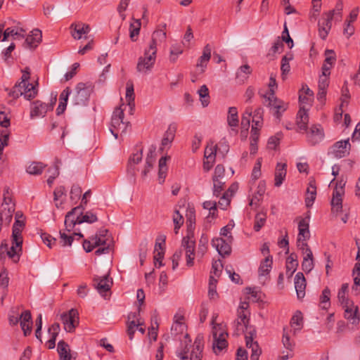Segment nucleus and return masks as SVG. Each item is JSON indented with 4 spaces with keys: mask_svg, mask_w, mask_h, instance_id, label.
<instances>
[{
    "mask_svg": "<svg viewBox=\"0 0 360 360\" xmlns=\"http://www.w3.org/2000/svg\"><path fill=\"white\" fill-rule=\"evenodd\" d=\"M42 34L41 30L34 29L31 32V34L28 35L25 39V42L30 47L37 46L41 41Z\"/></svg>",
    "mask_w": 360,
    "mask_h": 360,
    "instance_id": "35",
    "label": "nucleus"
},
{
    "mask_svg": "<svg viewBox=\"0 0 360 360\" xmlns=\"http://www.w3.org/2000/svg\"><path fill=\"white\" fill-rule=\"evenodd\" d=\"M309 219V214H307L304 218L300 219L298 223L297 243H300L301 240H308L310 238Z\"/></svg>",
    "mask_w": 360,
    "mask_h": 360,
    "instance_id": "17",
    "label": "nucleus"
},
{
    "mask_svg": "<svg viewBox=\"0 0 360 360\" xmlns=\"http://www.w3.org/2000/svg\"><path fill=\"white\" fill-rule=\"evenodd\" d=\"M212 245L222 257L228 256L231 254V247L230 244L222 238L212 239Z\"/></svg>",
    "mask_w": 360,
    "mask_h": 360,
    "instance_id": "19",
    "label": "nucleus"
},
{
    "mask_svg": "<svg viewBox=\"0 0 360 360\" xmlns=\"http://www.w3.org/2000/svg\"><path fill=\"white\" fill-rule=\"evenodd\" d=\"M314 266L313 253L309 252L307 255L303 256V262L302 263V267L304 271L309 273Z\"/></svg>",
    "mask_w": 360,
    "mask_h": 360,
    "instance_id": "40",
    "label": "nucleus"
},
{
    "mask_svg": "<svg viewBox=\"0 0 360 360\" xmlns=\"http://www.w3.org/2000/svg\"><path fill=\"white\" fill-rule=\"evenodd\" d=\"M217 148L218 145L214 144L213 141H211L210 144H209L205 150V159L215 160Z\"/></svg>",
    "mask_w": 360,
    "mask_h": 360,
    "instance_id": "49",
    "label": "nucleus"
},
{
    "mask_svg": "<svg viewBox=\"0 0 360 360\" xmlns=\"http://www.w3.org/2000/svg\"><path fill=\"white\" fill-rule=\"evenodd\" d=\"M126 100L128 102V105L130 108V110L132 111L135 106L134 86L131 83L129 84V82L127 84Z\"/></svg>",
    "mask_w": 360,
    "mask_h": 360,
    "instance_id": "46",
    "label": "nucleus"
},
{
    "mask_svg": "<svg viewBox=\"0 0 360 360\" xmlns=\"http://www.w3.org/2000/svg\"><path fill=\"white\" fill-rule=\"evenodd\" d=\"M330 74V71H328L327 68H322V74L319 76V88H321L322 90L323 89H327L329 84L328 77Z\"/></svg>",
    "mask_w": 360,
    "mask_h": 360,
    "instance_id": "50",
    "label": "nucleus"
},
{
    "mask_svg": "<svg viewBox=\"0 0 360 360\" xmlns=\"http://www.w3.org/2000/svg\"><path fill=\"white\" fill-rule=\"evenodd\" d=\"M264 193H265L264 184L260 183L258 186L257 193L256 195H255L252 197V198L251 199V200L250 202V205L252 206L254 204L256 205L258 202H259L262 200V196L264 194Z\"/></svg>",
    "mask_w": 360,
    "mask_h": 360,
    "instance_id": "54",
    "label": "nucleus"
},
{
    "mask_svg": "<svg viewBox=\"0 0 360 360\" xmlns=\"http://www.w3.org/2000/svg\"><path fill=\"white\" fill-rule=\"evenodd\" d=\"M168 158L169 157H162L159 160V179H162V181H164L167 170L166 162Z\"/></svg>",
    "mask_w": 360,
    "mask_h": 360,
    "instance_id": "56",
    "label": "nucleus"
},
{
    "mask_svg": "<svg viewBox=\"0 0 360 360\" xmlns=\"http://www.w3.org/2000/svg\"><path fill=\"white\" fill-rule=\"evenodd\" d=\"M152 39L158 43H161L166 39V32L164 30H155L152 34Z\"/></svg>",
    "mask_w": 360,
    "mask_h": 360,
    "instance_id": "62",
    "label": "nucleus"
},
{
    "mask_svg": "<svg viewBox=\"0 0 360 360\" xmlns=\"http://www.w3.org/2000/svg\"><path fill=\"white\" fill-rule=\"evenodd\" d=\"M165 255V250H160L155 251L154 250V264L156 267H160L163 266V264L162 262V259L164 257Z\"/></svg>",
    "mask_w": 360,
    "mask_h": 360,
    "instance_id": "64",
    "label": "nucleus"
},
{
    "mask_svg": "<svg viewBox=\"0 0 360 360\" xmlns=\"http://www.w3.org/2000/svg\"><path fill=\"white\" fill-rule=\"evenodd\" d=\"M15 211L14 205L8 207L1 208L0 210V223L3 225H9L12 219L13 214Z\"/></svg>",
    "mask_w": 360,
    "mask_h": 360,
    "instance_id": "29",
    "label": "nucleus"
},
{
    "mask_svg": "<svg viewBox=\"0 0 360 360\" xmlns=\"http://www.w3.org/2000/svg\"><path fill=\"white\" fill-rule=\"evenodd\" d=\"M185 343L186 345L184 348L177 352V356L181 360H202L203 338L198 335L192 345H189L186 341Z\"/></svg>",
    "mask_w": 360,
    "mask_h": 360,
    "instance_id": "3",
    "label": "nucleus"
},
{
    "mask_svg": "<svg viewBox=\"0 0 360 360\" xmlns=\"http://www.w3.org/2000/svg\"><path fill=\"white\" fill-rule=\"evenodd\" d=\"M213 195L216 197L219 196L221 191L224 189V186L225 184L224 181H222L221 179H215L213 180Z\"/></svg>",
    "mask_w": 360,
    "mask_h": 360,
    "instance_id": "61",
    "label": "nucleus"
},
{
    "mask_svg": "<svg viewBox=\"0 0 360 360\" xmlns=\"http://www.w3.org/2000/svg\"><path fill=\"white\" fill-rule=\"evenodd\" d=\"M60 320L64 325L65 330L72 333L79 323V313L77 309H71L67 313L60 315Z\"/></svg>",
    "mask_w": 360,
    "mask_h": 360,
    "instance_id": "9",
    "label": "nucleus"
},
{
    "mask_svg": "<svg viewBox=\"0 0 360 360\" xmlns=\"http://www.w3.org/2000/svg\"><path fill=\"white\" fill-rule=\"evenodd\" d=\"M273 258L271 255L266 256L265 259L262 261L259 267V276H264L267 275L272 268Z\"/></svg>",
    "mask_w": 360,
    "mask_h": 360,
    "instance_id": "34",
    "label": "nucleus"
},
{
    "mask_svg": "<svg viewBox=\"0 0 360 360\" xmlns=\"http://www.w3.org/2000/svg\"><path fill=\"white\" fill-rule=\"evenodd\" d=\"M183 319L182 316H180L179 319H176L175 322L172 324L171 328V333L173 335H178L184 332L186 328V326L181 321Z\"/></svg>",
    "mask_w": 360,
    "mask_h": 360,
    "instance_id": "51",
    "label": "nucleus"
},
{
    "mask_svg": "<svg viewBox=\"0 0 360 360\" xmlns=\"http://www.w3.org/2000/svg\"><path fill=\"white\" fill-rule=\"evenodd\" d=\"M57 351L60 360H75L76 359V356L71 354L68 345L63 340L58 342Z\"/></svg>",
    "mask_w": 360,
    "mask_h": 360,
    "instance_id": "24",
    "label": "nucleus"
},
{
    "mask_svg": "<svg viewBox=\"0 0 360 360\" xmlns=\"http://www.w3.org/2000/svg\"><path fill=\"white\" fill-rule=\"evenodd\" d=\"M316 196V187L314 181H311L307 189L305 203L307 207L312 206Z\"/></svg>",
    "mask_w": 360,
    "mask_h": 360,
    "instance_id": "31",
    "label": "nucleus"
},
{
    "mask_svg": "<svg viewBox=\"0 0 360 360\" xmlns=\"http://www.w3.org/2000/svg\"><path fill=\"white\" fill-rule=\"evenodd\" d=\"M136 317L137 315L136 313L130 314L128 316L129 320H130L131 319H133L129 322L127 326V333L130 340H132L134 338L135 328H136L141 334H144L145 333V328L142 327L143 323H141L139 321H138L137 323L134 321V319H136Z\"/></svg>",
    "mask_w": 360,
    "mask_h": 360,
    "instance_id": "23",
    "label": "nucleus"
},
{
    "mask_svg": "<svg viewBox=\"0 0 360 360\" xmlns=\"http://www.w3.org/2000/svg\"><path fill=\"white\" fill-rule=\"evenodd\" d=\"M322 19L320 20L321 23L326 26V30H330L332 25V20L334 17V11H328L323 14Z\"/></svg>",
    "mask_w": 360,
    "mask_h": 360,
    "instance_id": "58",
    "label": "nucleus"
},
{
    "mask_svg": "<svg viewBox=\"0 0 360 360\" xmlns=\"http://www.w3.org/2000/svg\"><path fill=\"white\" fill-rule=\"evenodd\" d=\"M22 238H20V243L18 244V241L12 238V245L11 248L6 243H1L0 246V257L3 258L5 255L9 258L13 259L15 262L19 260L20 255L22 252Z\"/></svg>",
    "mask_w": 360,
    "mask_h": 360,
    "instance_id": "7",
    "label": "nucleus"
},
{
    "mask_svg": "<svg viewBox=\"0 0 360 360\" xmlns=\"http://www.w3.org/2000/svg\"><path fill=\"white\" fill-rule=\"evenodd\" d=\"M198 94L200 96L202 105L207 107L210 103L209 89L207 86L205 84L202 85L198 91Z\"/></svg>",
    "mask_w": 360,
    "mask_h": 360,
    "instance_id": "44",
    "label": "nucleus"
},
{
    "mask_svg": "<svg viewBox=\"0 0 360 360\" xmlns=\"http://www.w3.org/2000/svg\"><path fill=\"white\" fill-rule=\"evenodd\" d=\"M173 222L174 224V233L177 234L179 233V229L184 224V218L177 210L174 211Z\"/></svg>",
    "mask_w": 360,
    "mask_h": 360,
    "instance_id": "53",
    "label": "nucleus"
},
{
    "mask_svg": "<svg viewBox=\"0 0 360 360\" xmlns=\"http://www.w3.org/2000/svg\"><path fill=\"white\" fill-rule=\"evenodd\" d=\"M181 246L185 249L186 253L195 252V242L190 236L183 238Z\"/></svg>",
    "mask_w": 360,
    "mask_h": 360,
    "instance_id": "43",
    "label": "nucleus"
},
{
    "mask_svg": "<svg viewBox=\"0 0 360 360\" xmlns=\"http://www.w3.org/2000/svg\"><path fill=\"white\" fill-rule=\"evenodd\" d=\"M41 240L43 242L50 248L58 246L57 240L52 237L51 235L43 233L41 235Z\"/></svg>",
    "mask_w": 360,
    "mask_h": 360,
    "instance_id": "57",
    "label": "nucleus"
},
{
    "mask_svg": "<svg viewBox=\"0 0 360 360\" xmlns=\"http://www.w3.org/2000/svg\"><path fill=\"white\" fill-rule=\"evenodd\" d=\"M123 105L124 104L116 108L112 115L110 131L115 139H117V131H116V129L121 124L124 119V109L122 108Z\"/></svg>",
    "mask_w": 360,
    "mask_h": 360,
    "instance_id": "14",
    "label": "nucleus"
},
{
    "mask_svg": "<svg viewBox=\"0 0 360 360\" xmlns=\"http://www.w3.org/2000/svg\"><path fill=\"white\" fill-rule=\"evenodd\" d=\"M52 109V105L42 103L40 101H34L31 104L30 117L33 119L39 117H44L46 112Z\"/></svg>",
    "mask_w": 360,
    "mask_h": 360,
    "instance_id": "13",
    "label": "nucleus"
},
{
    "mask_svg": "<svg viewBox=\"0 0 360 360\" xmlns=\"http://www.w3.org/2000/svg\"><path fill=\"white\" fill-rule=\"evenodd\" d=\"M92 86L89 84L79 83L72 95V102L76 106H84L87 104L92 92Z\"/></svg>",
    "mask_w": 360,
    "mask_h": 360,
    "instance_id": "4",
    "label": "nucleus"
},
{
    "mask_svg": "<svg viewBox=\"0 0 360 360\" xmlns=\"http://www.w3.org/2000/svg\"><path fill=\"white\" fill-rule=\"evenodd\" d=\"M22 32H25V30L22 29H20V31L15 30L13 28L8 27L5 30L4 32V37L2 41H6L10 37H16L17 38H23L24 34Z\"/></svg>",
    "mask_w": 360,
    "mask_h": 360,
    "instance_id": "52",
    "label": "nucleus"
},
{
    "mask_svg": "<svg viewBox=\"0 0 360 360\" xmlns=\"http://www.w3.org/2000/svg\"><path fill=\"white\" fill-rule=\"evenodd\" d=\"M262 158H258L252 172V178L254 180L258 179L261 176Z\"/></svg>",
    "mask_w": 360,
    "mask_h": 360,
    "instance_id": "63",
    "label": "nucleus"
},
{
    "mask_svg": "<svg viewBox=\"0 0 360 360\" xmlns=\"http://www.w3.org/2000/svg\"><path fill=\"white\" fill-rule=\"evenodd\" d=\"M213 343L212 347L215 354H218L226 349L228 343L226 338L228 333L223 329L221 325H217L212 328Z\"/></svg>",
    "mask_w": 360,
    "mask_h": 360,
    "instance_id": "6",
    "label": "nucleus"
},
{
    "mask_svg": "<svg viewBox=\"0 0 360 360\" xmlns=\"http://www.w3.org/2000/svg\"><path fill=\"white\" fill-rule=\"evenodd\" d=\"M156 146L151 145L148 148V153L146 158V165L144 169L142 171V176H146L149 172L150 169L153 167L154 162H155L156 155Z\"/></svg>",
    "mask_w": 360,
    "mask_h": 360,
    "instance_id": "25",
    "label": "nucleus"
},
{
    "mask_svg": "<svg viewBox=\"0 0 360 360\" xmlns=\"http://www.w3.org/2000/svg\"><path fill=\"white\" fill-rule=\"evenodd\" d=\"M45 168V165L41 162H32L27 167V172L32 175H39L41 174L43 169Z\"/></svg>",
    "mask_w": 360,
    "mask_h": 360,
    "instance_id": "48",
    "label": "nucleus"
},
{
    "mask_svg": "<svg viewBox=\"0 0 360 360\" xmlns=\"http://www.w3.org/2000/svg\"><path fill=\"white\" fill-rule=\"evenodd\" d=\"M319 305L322 309L327 310L330 307V290L326 287L320 295Z\"/></svg>",
    "mask_w": 360,
    "mask_h": 360,
    "instance_id": "37",
    "label": "nucleus"
},
{
    "mask_svg": "<svg viewBox=\"0 0 360 360\" xmlns=\"http://www.w3.org/2000/svg\"><path fill=\"white\" fill-rule=\"evenodd\" d=\"M286 176V164L278 163L275 171V186L279 187Z\"/></svg>",
    "mask_w": 360,
    "mask_h": 360,
    "instance_id": "28",
    "label": "nucleus"
},
{
    "mask_svg": "<svg viewBox=\"0 0 360 360\" xmlns=\"http://www.w3.org/2000/svg\"><path fill=\"white\" fill-rule=\"evenodd\" d=\"M70 29L71 34L75 39H80L82 37V34H88L91 30L89 25L82 22L72 23Z\"/></svg>",
    "mask_w": 360,
    "mask_h": 360,
    "instance_id": "20",
    "label": "nucleus"
},
{
    "mask_svg": "<svg viewBox=\"0 0 360 360\" xmlns=\"http://www.w3.org/2000/svg\"><path fill=\"white\" fill-rule=\"evenodd\" d=\"M342 307L345 309V318L352 324L358 325L360 321L358 307L352 302V304H347Z\"/></svg>",
    "mask_w": 360,
    "mask_h": 360,
    "instance_id": "18",
    "label": "nucleus"
},
{
    "mask_svg": "<svg viewBox=\"0 0 360 360\" xmlns=\"http://www.w3.org/2000/svg\"><path fill=\"white\" fill-rule=\"evenodd\" d=\"M84 208L82 205L77 206L67 213L65 219V226L68 231H70L76 224L84 222L92 224L98 221V217L92 211L83 214Z\"/></svg>",
    "mask_w": 360,
    "mask_h": 360,
    "instance_id": "1",
    "label": "nucleus"
},
{
    "mask_svg": "<svg viewBox=\"0 0 360 360\" xmlns=\"http://www.w3.org/2000/svg\"><path fill=\"white\" fill-rule=\"evenodd\" d=\"M108 230L101 229L98 231L95 236L91 238V240H84L83 242V248L86 252H90L96 247L105 245L109 240Z\"/></svg>",
    "mask_w": 360,
    "mask_h": 360,
    "instance_id": "5",
    "label": "nucleus"
},
{
    "mask_svg": "<svg viewBox=\"0 0 360 360\" xmlns=\"http://www.w3.org/2000/svg\"><path fill=\"white\" fill-rule=\"evenodd\" d=\"M263 113L264 110L262 108H257L254 112L252 116V127H258V129H261L263 122Z\"/></svg>",
    "mask_w": 360,
    "mask_h": 360,
    "instance_id": "47",
    "label": "nucleus"
},
{
    "mask_svg": "<svg viewBox=\"0 0 360 360\" xmlns=\"http://www.w3.org/2000/svg\"><path fill=\"white\" fill-rule=\"evenodd\" d=\"M212 49L210 44H207L204 49L202 55L200 57L197 63V67L202 68V72L205 70L207 64L211 58Z\"/></svg>",
    "mask_w": 360,
    "mask_h": 360,
    "instance_id": "33",
    "label": "nucleus"
},
{
    "mask_svg": "<svg viewBox=\"0 0 360 360\" xmlns=\"http://www.w3.org/2000/svg\"><path fill=\"white\" fill-rule=\"evenodd\" d=\"M217 283V279L213 276H210V287L208 291V296L210 299L214 300L217 297V292L214 284Z\"/></svg>",
    "mask_w": 360,
    "mask_h": 360,
    "instance_id": "60",
    "label": "nucleus"
},
{
    "mask_svg": "<svg viewBox=\"0 0 360 360\" xmlns=\"http://www.w3.org/2000/svg\"><path fill=\"white\" fill-rule=\"evenodd\" d=\"M345 193V191L342 188H338V191H333V198L331 200L332 210L335 212H340L342 208V195Z\"/></svg>",
    "mask_w": 360,
    "mask_h": 360,
    "instance_id": "26",
    "label": "nucleus"
},
{
    "mask_svg": "<svg viewBox=\"0 0 360 360\" xmlns=\"http://www.w3.org/2000/svg\"><path fill=\"white\" fill-rule=\"evenodd\" d=\"M252 115V109L251 107H248L241 117V128L245 130V133L249 129Z\"/></svg>",
    "mask_w": 360,
    "mask_h": 360,
    "instance_id": "41",
    "label": "nucleus"
},
{
    "mask_svg": "<svg viewBox=\"0 0 360 360\" xmlns=\"http://www.w3.org/2000/svg\"><path fill=\"white\" fill-rule=\"evenodd\" d=\"M307 141L312 146L320 143L323 137V129L319 124L312 125L307 134Z\"/></svg>",
    "mask_w": 360,
    "mask_h": 360,
    "instance_id": "16",
    "label": "nucleus"
},
{
    "mask_svg": "<svg viewBox=\"0 0 360 360\" xmlns=\"http://www.w3.org/2000/svg\"><path fill=\"white\" fill-rule=\"evenodd\" d=\"M140 28H141L140 20H137L136 21V25L135 24L130 25V35H129V37H130V39H131V41H136V39H137L136 37L139 34Z\"/></svg>",
    "mask_w": 360,
    "mask_h": 360,
    "instance_id": "55",
    "label": "nucleus"
},
{
    "mask_svg": "<svg viewBox=\"0 0 360 360\" xmlns=\"http://www.w3.org/2000/svg\"><path fill=\"white\" fill-rule=\"evenodd\" d=\"M20 319H21L20 326L24 335L27 336L30 335L32 328V319L30 311L29 310L24 311L20 316Z\"/></svg>",
    "mask_w": 360,
    "mask_h": 360,
    "instance_id": "21",
    "label": "nucleus"
},
{
    "mask_svg": "<svg viewBox=\"0 0 360 360\" xmlns=\"http://www.w3.org/2000/svg\"><path fill=\"white\" fill-rule=\"evenodd\" d=\"M243 333L245 334L246 346L249 348H252L250 359L258 360L261 354V350L259 348L258 344L256 342H253V340L256 337V330L255 328L250 326L248 324L245 326V330Z\"/></svg>",
    "mask_w": 360,
    "mask_h": 360,
    "instance_id": "8",
    "label": "nucleus"
},
{
    "mask_svg": "<svg viewBox=\"0 0 360 360\" xmlns=\"http://www.w3.org/2000/svg\"><path fill=\"white\" fill-rule=\"evenodd\" d=\"M228 125L231 127V130L234 131V128L238 126L239 120L238 115V110L236 107H230L227 115Z\"/></svg>",
    "mask_w": 360,
    "mask_h": 360,
    "instance_id": "32",
    "label": "nucleus"
},
{
    "mask_svg": "<svg viewBox=\"0 0 360 360\" xmlns=\"http://www.w3.org/2000/svg\"><path fill=\"white\" fill-rule=\"evenodd\" d=\"M325 60L323 64L322 68H327L328 71H330L331 68L336 61V56L333 50L326 49L325 51Z\"/></svg>",
    "mask_w": 360,
    "mask_h": 360,
    "instance_id": "38",
    "label": "nucleus"
},
{
    "mask_svg": "<svg viewBox=\"0 0 360 360\" xmlns=\"http://www.w3.org/2000/svg\"><path fill=\"white\" fill-rule=\"evenodd\" d=\"M264 105L270 108L274 116L280 119L282 113L286 110L288 103L277 98L276 96H265Z\"/></svg>",
    "mask_w": 360,
    "mask_h": 360,
    "instance_id": "10",
    "label": "nucleus"
},
{
    "mask_svg": "<svg viewBox=\"0 0 360 360\" xmlns=\"http://www.w3.org/2000/svg\"><path fill=\"white\" fill-rule=\"evenodd\" d=\"M74 236L67 235L65 232L60 231V241L59 243L61 246H70L74 240V236H78V240L84 237L83 234L81 233H75Z\"/></svg>",
    "mask_w": 360,
    "mask_h": 360,
    "instance_id": "39",
    "label": "nucleus"
},
{
    "mask_svg": "<svg viewBox=\"0 0 360 360\" xmlns=\"http://www.w3.org/2000/svg\"><path fill=\"white\" fill-rule=\"evenodd\" d=\"M349 139L338 141L330 148L328 155L335 158H344L349 154Z\"/></svg>",
    "mask_w": 360,
    "mask_h": 360,
    "instance_id": "11",
    "label": "nucleus"
},
{
    "mask_svg": "<svg viewBox=\"0 0 360 360\" xmlns=\"http://www.w3.org/2000/svg\"><path fill=\"white\" fill-rule=\"evenodd\" d=\"M252 73L251 67L248 65H243L240 66L237 72H236V78L240 81L244 82L248 77V76Z\"/></svg>",
    "mask_w": 360,
    "mask_h": 360,
    "instance_id": "42",
    "label": "nucleus"
},
{
    "mask_svg": "<svg viewBox=\"0 0 360 360\" xmlns=\"http://www.w3.org/2000/svg\"><path fill=\"white\" fill-rule=\"evenodd\" d=\"M143 158V149L136 148V151L134 152L130 156L128 161V169L131 170L134 173L135 166L141 162Z\"/></svg>",
    "mask_w": 360,
    "mask_h": 360,
    "instance_id": "30",
    "label": "nucleus"
},
{
    "mask_svg": "<svg viewBox=\"0 0 360 360\" xmlns=\"http://www.w3.org/2000/svg\"><path fill=\"white\" fill-rule=\"evenodd\" d=\"M266 221V214L264 212L257 213L255 217L253 229L258 232L264 226Z\"/></svg>",
    "mask_w": 360,
    "mask_h": 360,
    "instance_id": "45",
    "label": "nucleus"
},
{
    "mask_svg": "<svg viewBox=\"0 0 360 360\" xmlns=\"http://www.w3.org/2000/svg\"><path fill=\"white\" fill-rule=\"evenodd\" d=\"M156 60L155 56H149L148 54L141 56L138 60L136 70L138 72L147 74L150 72Z\"/></svg>",
    "mask_w": 360,
    "mask_h": 360,
    "instance_id": "15",
    "label": "nucleus"
},
{
    "mask_svg": "<svg viewBox=\"0 0 360 360\" xmlns=\"http://www.w3.org/2000/svg\"><path fill=\"white\" fill-rule=\"evenodd\" d=\"M295 288L298 299L305 296V288L307 285L305 278L302 273L298 272L294 278Z\"/></svg>",
    "mask_w": 360,
    "mask_h": 360,
    "instance_id": "22",
    "label": "nucleus"
},
{
    "mask_svg": "<svg viewBox=\"0 0 360 360\" xmlns=\"http://www.w3.org/2000/svg\"><path fill=\"white\" fill-rule=\"evenodd\" d=\"M222 264L220 259L215 260L212 262V270L210 272V276H213L214 277H219L221 272Z\"/></svg>",
    "mask_w": 360,
    "mask_h": 360,
    "instance_id": "59",
    "label": "nucleus"
},
{
    "mask_svg": "<svg viewBox=\"0 0 360 360\" xmlns=\"http://www.w3.org/2000/svg\"><path fill=\"white\" fill-rule=\"evenodd\" d=\"M308 122L309 115L307 114V110L304 108H300L297 112L296 119V124L299 129L307 131Z\"/></svg>",
    "mask_w": 360,
    "mask_h": 360,
    "instance_id": "27",
    "label": "nucleus"
},
{
    "mask_svg": "<svg viewBox=\"0 0 360 360\" xmlns=\"http://www.w3.org/2000/svg\"><path fill=\"white\" fill-rule=\"evenodd\" d=\"M24 226V221L20 220L19 219H15L13 226L12 238H14V240L18 241V244L20 243V238H22V231Z\"/></svg>",
    "mask_w": 360,
    "mask_h": 360,
    "instance_id": "36",
    "label": "nucleus"
},
{
    "mask_svg": "<svg viewBox=\"0 0 360 360\" xmlns=\"http://www.w3.org/2000/svg\"><path fill=\"white\" fill-rule=\"evenodd\" d=\"M93 285L99 294L103 295L104 293L110 290L112 285V281L108 275L103 276H96L93 279Z\"/></svg>",
    "mask_w": 360,
    "mask_h": 360,
    "instance_id": "12",
    "label": "nucleus"
},
{
    "mask_svg": "<svg viewBox=\"0 0 360 360\" xmlns=\"http://www.w3.org/2000/svg\"><path fill=\"white\" fill-rule=\"evenodd\" d=\"M22 72L21 81L15 84L8 95L13 98H18L23 95L26 99L30 100L37 96V89L35 85L28 82L30 77V68H25Z\"/></svg>",
    "mask_w": 360,
    "mask_h": 360,
    "instance_id": "2",
    "label": "nucleus"
}]
</instances>
